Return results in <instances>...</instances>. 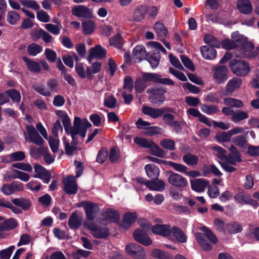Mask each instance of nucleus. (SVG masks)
<instances>
[{"label":"nucleus","mask_w":259,"mask_h":259,"mask_svg":"<svg viewBox=\"0 0 259 259\" xmlns=\"http://www.w3.org/2000/svg\"><path fill=\"white\" fill-rule=\"evenodd\" d=\"M160 58V52L158 50H154L152 54L148 53L145 59L150 63L152 69H155L159 64Z\"/></svg>","instance_id":"4be33fe9"},{"label":"nucleus","mask_w":259,"mask_h":259,"mask_svg":"<svg viewBox=\"0 0 259 259\" xmlns=\"http://www.w3.org/2000/svg\"><path fill=\"white\" fill-rule=\"evenodd\" d=\"M108 154V153L107 149L105 148L101 149L98 153L96 161L99 163H104L107 159Z\"/></svg>","instance_id":"e2e57ef3"},{"label":"nucleus","mask_w":259,"mask_h":259,"mask_svg":"<svg viewBox=\"0 0 259 259\" xmlns=\"http://www.w3.org/2000/svg\"><path fill=\"white\" fill-rule=\"evenodd\" d=\"M63 190L67 195H74L77 192L78 186L75 182V177L73 175L68 176L62 180Z\"/></svg>","instance_id":"6e6552de"},{"label":"nucleus","mask_w":259,"mask_h":259,"mask_svg":"<svg viewBox=\"0 0 259 259\" xmlns=\"http://www.w3.org/2000/svg\"><path fill=\"white\" fill-rule=\"evenodd\" d=\"M213 78L217 84L224 83L228 78V68L226 66L217 65L213 69Z\"/></svg>","instance_id":"1a4fd4ad"},{"label":"nucleus","mask_w":259,"mask_h":259,"mask_svg":"<svg viewBox=\"0 0 259 259\" xmlns=\"http://www.w3.org/2000/svg\"><path fill=\"white\" fill-rule=\"evenodd\" d=\"M166 91L161 89H153L151 90V95L149 97V101L153 104L161 105L165 101L164 93Z\"/></svg>","instance_id":"f8f14e48"},{"label":"nucleus","mask_w":259,"mask_h":259,"mask_svg":"<svg viewBox=\"0 0 259 259\" xmlns=\"http://www.w3.org/2000/svg\"><path fill=\"white\" fill-rule=\"evenodd\" d=\"M111 46L120 49L123 46V38L120 33H117L109 39Z\"/></svg>","instance_id":"37998d69"},{"label":"nucleus","mask_w":259,"mask_h":259,"mask_svg":"<svg viewBox=\"0 0 259 259\" xmlns=\"http://www.w3.org/2000/svg\"><path fill=\"white\" fill-rule=\"evenodd\" d=\"M242 84V80L238 77H233L229 80L226 87V94H232L236 90L239 89Z\"/></svg>","instance_id":"a211bd4d"},{"label":"nucleus","mask_w":259,"mask_h":259,"mask_svg":"<svg viewBox=\"0 0 259 259\" xmlns=\"http://www.w3.org/2000/svg\"><path fill=\"white\" fill-rule=\"evenodd\" d=\"M180 58L183 65L191 71H194L195 70V68L192 61L187 56L181 55L180 56Z\"/></svg>","instance_id":"680f3d73"},{"label":"nucleus","mask_w":259,"mask_h":259,"mask_svg":"<svg viewBox=\"0 0 259 259\" xmlns=\"http://www.w3.org/2000/svg\"><path fill=\"white\" fill-rule=\"evenodd\" d=\"M204 41L208 47L213 48L220 47L221 43L218 39L210 34H206L204 36Z\"/></svg>","instance_id":"4c0bfd02"},{"label":"nucleus","mask_w":259,"mask_h":259,"mask_svg":"<svg viewBox=\"0 0 259 259\" xmlns=\"http://www.w3.org/2000/svg\"><path fill=\"white\" fill-rule=\"evenodd\" d=\"M125 250L128 255L136 259H144L146 255L144 248L136 243H131L127 244Z\"/></svg>","instance_id":"423d86ee"},{"label":"nucleus","mask_w":259,"mask_h":259,"mask_svg":"<svg viewBox=\"0 0 259 259\" xmlns=\"http://www.w3.org/2000/svg\"><path fill=\"white\" fill-rule=\"evenodd\" d=\"M105 217L110 220L111 222L118 224L120 220L119 213L118 211L113 208H107L105 211Z\"/></svg>","instance_id":"c85d7f7f"},{"label":"nucleus","mask_w":259,"mask_h":259,"mask_svg":"<svg viewBox=\"0 0 259 259\" xmlns=\"http://www.w3.org/2000/svg\"><path fill=\"white\" fill-rule=\"evenodd\" d=\"M152 76V73L143 72L142 78L137 77L134 85L136 91L139 93H142L147 87L146 82H153V80H151Z\"/></svg>","instance_id":"9b49d317"},{"label":"nucleus","mask_w":259,"mask_h":259,"mask_svg":"<svg viewBox=\"0 0 259 259\" xmlns=\"http://www.w3.org/2000/svg\"><path fill=\"white\" fill-rule=\"evenodd\" d=\"M183 160L188 165H196L198 163L199 159L194 154L187 153L183 157Z\"/></svg>","instance_id":"de8ad7c7"},{"label":"nucleus","mask_w":259,"mask_h":259,"mask_svg":"<svg viewBox=\"0 0 259 259\" xmlns=\"http://www.w3.org/2000/svg\"><path fill=\"white\" fill-rule=\"evenodd\" d=\"M63 125L64 127V130L65 133L68 135H69V133H71L72 131V127L71 126V119L69 118L68 115L65 116L63 119L61 120Z\"/></svg>","instance_id":"bf43d9fd"},{"label":"nucleus","mask_w":259,"mask_h":259,"mask_svg":"<svg viewBox=\"0 0 259 259\" xmlns=\"http://www.w3.org/2000/svg\"><path fill=\"white\" fill-rule=\"evenodd\" d=\"M36 174L33 175L34 178L41 179H45V182L49 183V171L42 166L40 164L36 163L34 166Z\"/></svg>","instance_id":"b1692460"},{"label":"nucleus","mask_w":259,"mask_h":259,"mask_svg":"<svg viewBox=\"0 0 259 259\" xmlns=\"http://www.w3.org/2000/svg\"><path fill=\"white\" fill-rule=\"evenodd\" d=\"M171 231L178 242L180 243H185L187 242V237L180 228L177 226H173L171 229Z\"/></svg>","instance_id":"72a5a7b5"},{"label":"nucleus","mask_w":259,"mask_h":259,"mask_svg":"<svg viewBox=\"0 0 259 259\" xmlns=\"http://www.w3.org/2000/svg\"><path fill=\"white\" fill-rule=\"evenodd\" d=\"M165 184L163 181L158 179L148 180L147 187L150 190L162 191L165 188Z\"/></svg>","instance_id":"393cba45"},{"label":"nucleus","mask_w":259,"mask_h":259,"mask_svg":"<svg viewBox=\"0 0 259 259\" xmlns=\"http://www.w3.org/2000/svg\"><path fill=\"white\" fill-rule=\"evenodd\" d=\"M110 235L109 230L107 228H101L98 227L92 235L94 238L98 239H106Z\"/></svg>","instance_id":"c03bdc74"},{"label":"nucleus","mask_w":259,"mask_h":259,"mask_svg":"<svg viewBox=\"0 0 259 259\" xmlns=\"http://www.w3.org/2000/svg\"><path fill=\"white\" fill-rule=\"evenodd\" d=\"M160 145L164 148L172 151L175 150V143L170 139H165L160 141Z\"/></svg>","instance_id":"0e129e2a"},{"label":"nucleus","mask_w":259,"mask_h":259,"mask_svg":"<svg viewBox=\"0 0 259 259\" xmlns=\"http://www.w3.org/2000/svg\"><path fill=\"white\" fill-rule=\"evenodd\" d=\"M154 29L157 34L158 39L163 41L168 34V30L162 23L157 22L154 25Z\"/></svg>","instance_id":"cd10ccee"},{"label":"nucleus","mask_w":259,"mask_h":259,"mask_svg":"<svg viewBox=\"0 0 259 259\" xmlns=\"http://www.w3.org/2000/svg\"><path fill=\"white\" fill-rule=\"evenodd\" d=\"M148 53L143 45H138L133 49L132 56L135 62H140L144 58H146Z\"/></svg>","instance_id":"dca6fc26"},{"label":"nucleus","mask_w":259,"mask_h":259,"mask_svg":"<svg viewBox=\"0 0 259 259\" xmlns=\"http://www.w3.org/2000/svg\"><path fill=\"white\" fill-rule=\"evenodd\" d=\"M36 129L32 125H28L26 127L30 142L37 146H41L45 141L38 131L45 139L48 140L47 132L41 122L36 124Z\"/></svg>","instance_id":"7ed1b4c3"},{"label":"nucleus","mask_w":259,"mask_h":259,"mask_svg":"<svg viewBox=\"0 0 259 259\" xmlns=\"http://www.w3.org/2000/svg\"><path fill=\"white\" fill-rule=\"evenodd\" d=\"M201 231L203 232V234L201 233H197L196 235V239L198 243L200 245L201 248L204 251H209L212 248V245L209 243L207 239L213 244L218 243V239L211 230L205 226L201 228Z\"/></svg>","instance_id":"f03ea898"},{"label":"nucleus","mask_w":259,"mask_h":259,"mask_svg":"<svg viewBox=\"0 0 259 259\" xmlns=\"http://www.w3.org/2000/svg\"><path fill=\"white\" fill-rule=\"evenodd\" d=\"M200 109L203 112L208 115L216 113L219 111L218 106L214 105L202 104Z\"/></svg>","instance_id":"3c124183"},{"label":"nucleus","mask_w":259,"mask_h":259,"mask_svg":"<svg viewBox=\"0 0 259 259\" xmlns=\"http://www.w3.org/2000/svg\"><path fill=\"white\" fill-rule=\"evenodd\" d=\"M237 9L242 14H249L252 11V7L249 0H238Z\"/></svg>","instance_id":"aec40b11"},{"label":"nucleus","mask_w":259,"mask_h":259,"mask_svg":"<svg viewBox=\"0 0 259 259\" xmlns=\"http://www.w3.org/2000/svg\"><path fill=\"white\" fill-rule=\"evenodd\" d=\"M87 130L85 128L81 127V119L79 117H75L73 123V135H79L81 138H84L86 136Z\"/></svg>","instance_id":"f3484780"},{"label":"nucleus","mask_w":259,"mask_h":259,"mask_svg":"<svg viewBox=\"0 0 259 259\" xmlns=\"http://www.w3.org/2000/svg\"><path fill=\"white\" fill-rule=\"evenodd\" d=\"M102 64L99 62L93 63L91 67H88L86 70L87 76L90 80L92 79L93 76L92 74H96L100 72L101 69Z\"/></svg>","instance_id":"c9c22d12"},{"label":"nucleus","mask_w":259,"mask_h":259,"mask_svg":"<svg viewBox=\"0 0 259 259\" xmlns=\"http://www.w3.org/2000/svg\"><path fill=\"white\" fill-rule=\"evenodd\" d=\"M77 206L83 208L87 219L91 221L95 219L99 211L98 204L90 201H82L77 204Z\"/></svg>","instance_id":"39448f33"},{"label":"nucleus","mask_w":259,"mask_h":259,"mask_svg":"<svg viewBox=\"0 0 259 259\" xmlns=\"http://www.w3.org/2000/svg\"><path fill=\"white\" fill-rule=\"evenodd\" d=\"M30 36L32 40L34 41L42 38L45 42L49 43V33L42 29L40 28L38 30L36 29H32L30 33Z\"/></svg>","instance_id":"412c9836"},{"label":"nucleus","mask_w":259,"mask_h":259,"mask_svg":"<svg viewBox=\"0 0 259 259\" xmlns=\"http://www.w3.org/2000/svg\"><path fill=\"white\" fill-rule=\"evenodd\" d=\"M229 67L232 72L239 76H245L250 69L248 64L241 60L232 59L229 62Z\"/></svg>","instance_id":"20e7f679"},{"label":"nucleus","mask_w":259,"mask_h":259,"mask_svg":"<svg viewBox=\"0 0 259 259\" xmlns=\"http://www.w3.org/2000/svg\"><path fill=\"white\" fill-rule=\"evenodd\" d=\"M235 201L241 205L248 204L256 208L258 206V203L256 200L252 199L248 194H245L243 190L240 189L234 197Z\"/></svg>","instance_id":"0eeeda50"},{"label":"nucleus","mask_w":259,"mask_h":259,"mask_svg":"<svg viewBox=\"0 0 259 259\" xmlns=\"http://www.w3.org/2000/svg\"><path fill=\"white\" fill-rule=\"evenodd\" d=\"M249 117L248 113L243 110H237L234 111L231 119L234 123H238L241 120L247 119Z\"/></svg>","instance_id":"79ce46f5"},{"label":"nucleus","mask_w":259,"mask_h":259,"mask_svg":"<svg viewBox=\"0 0 259 259\" xmlns=\"http://www.w3.org/2000/svg\"><path fill=\"white\" fill-rule=\"evenodd\" d=\"M191 188L193 190L201 192L204 191L205 188L208 185L209 181L204 179H195L190 181Z\"/></svg>","instance_id":"6ab92c4d"},{"label":"nucleus","mask_w":259,"mask_h":259,"mask_svg":"<svg viewBox=\"0 0 259 259\" xmlns=\"http://www.w3.org/2000/svg\"><path fill=\"white\" fill-rule=\"evenodd\" d=\"M151 231L154 234L163 237H168L171 233L170 226L169 225H154L152 227Z\"/></svg>","instance_id":"2eb2a0df"},{"label":"nucleus","mask_w":259,"mask_h":259,"mask_svg":"<svg viewBox=\"0 0 259 259\" xmlns=\"http://www.w3.org/2000/svg\"><path fill=\"white\" fill-rule=\"evenodd\" d=\"M68 223L70 228L73 230L77 229L81 226V221L77 216L76 211L73 212L71 214Z\"/></svg>","instance_id":"7c9ffc66"},{"label":"nucleus","mask_w":259,"mask_h":259,"mask_svg":"<svg viewBox=\"0 0 259 259\" xmlns=\"http://www.w3.org/2000/svg\"><path fill=\"white\" fill-rule=\"evenodd\" d=\"M212 149L218 152L217 156L219 159L226 161L228 155H226L227 151L225 149L218 145L213 146Z\"/></svg>","instance_id":"13d9d810"},{"label":"nucleus","mask_w":259,"mask_h":259,"mask_svg":"<svg viewBox=\"0 0 259 259\" xmlns=\"http://www.w3.org/2000/svg\"><path fill=\"white\" fill-rule=\"evenodd\" d=\"M134 142L137 144L141 146L142 147L145 148H150L152 145V141H149L147 139L145 138H140L138 137H136L134 139Z\"/></svg>","instance_id":"6e6d98bb"},{"label":"nucleus","mask_w":259,"mask_h":259,"mask_svg":"<svg viewBox=\"0 0 259 259\" xmlns=\"http://www.w3.org/2000/svg\"><path fill=\"white\" fill-rule=\"evenodd\" d=\"M232 141L236 145L242 148H245L247 142L246 138L244 135H240L233 138Z\"/></svg>","instance_id":"864d4df0"},{"label":"nucleus","mask_w":259,"mask_h":259,"mask_svg":"<svg viewBox=\"0 0 259 259\" xmlns=\"http://www.w3.org/2000/svg\"><path fill=\"white\" fill-rule=\"evenodd\" d=\"M133 236L137 242L142 245L149 246L152 243V240L147 233L140 229H136L133 232Z\"/></svg>","instance_id":"ddd939ff"},{"label":"nucleus","mask_w":259,"mask_h":259,"mask_svg":"<svg viewBox=\"0 0 259 259\" xmlns=\"http://www.w3.org/2000/svg\"><path fill=\"white\" fill-rule=\"evenodd\" d=\"M72 13L78 18H90L92 16L91 9L83 5L74 6L72 9Z\"/></svg>","instance_id":"4468645a"},{"label":"nucleus","mask_w":259,"mask_h":259,"mask_svg":"<svg viewBox=\"0 0 259 259\" xmlns=\"http://www.w3.org/2000/svg\"><path fill=\"white\" fill-rule=\"evenodd\" d=\"M151 80H153L154 83H159L164 85H174L175 82L170 78H162L161 75L158 73H152Z\"/></svg>","instance_id":"c756f323"},{"label":"nucleus","mask_w":259,"mask_h":259,"mask_svg":"<svg viewBox=\"0 0 259 259\" xmlns=\"http://www.w3.org/2000/svg\"><path fill=\"white\" fill-rule=\"evenodd\" d=\"M91 52V56H94L95 58L103 59L106 57L107 51L106 49L101 45H96L90 49Z\"/></svg>","instance_id":"f704fd0d"},{"label":"nucleus","mask_w":259,"mask_h":259,"mask_svg":"<svg viewBox=\"0 0 259 259\" xmlns=\"http://www.w3.org/2000/svg\"><path fill=\"white\" fill-rule=\"evenodd\" d=\"M22 60L26 63L27 68L30 71L35 72H39L40 71V66L37 62L32 61L25 56L22 57Z\"/></svg>","instance_id":"e433bc0d"},{"label":"nucleus","mask_w":259,"mask_h":259,"mask_svg":"<svg viewBox=\"0 0 259 259\" xmlns=\"http://www.w3.org/2000/svg\"><path fill=\"white\" fill-rule=\"evenodd\" d=\"M145 134L149 136H153L159 134L161 128L157 126H148L145 128Z\"/></svg>","instance_id":"69168bd1"},{"label":"nucleus","mask_w":259,"mask_h":259,"mask_svg":"<svg viewBox=\"0 0 259 259\" xmlns=\"http://www.w3.org/2000/svg\"><path fill=\"white\" fill-rule=\"evenodd\" d=\"M12 202L16 206H19L24 210H28L31 206L30 200L24 198H16L12 199Z\"/></svg>","instance_id":"2f4dec72"},{"label":"nucleus","mask_w":259,"mask_h":259,"mask_svg":"<svg viewBox=\"0 0 259 259\" xmlns=\"http://www.w3.org/2000/svg\"><path fill=\"white\" fill-rule=\"evenodd\" d=\"M15 246L11 245L6 249L0 251V256L2 259H10L14 249Z\"/></svg>","instance_id":"774afa93"},{"label":"nucleus","mask_w":259,"mask_h":259,"mask_svg":"<svg viewBox=\"0 0 259 259\" xmlns=\"http://www.w3.org/2000/svg\"><path fill=\"white\" fill-rule=\"evenodd\" d=\"M224 102L226 105L231 108H242L244 106V103L241 100L230 97L224 98Z\"/></svg>","instance_id":"ea45409f"},{"label":"nucleus","mask_w":259,"mask_h":259,"mask_svg":"<svg viewBox=\"0 0 259 259\" xmlns=\"http://www.w3.org/2000/svg\"><path fill=\"white\" fill-rule=\"evenodd\" d=\"M145 170L148 177L151 180L157 179L159 176V169L154 164H148L145 166Z\"/></svg>","instance_id":"a878e982"},{"label":"nucleus","mask_w":259,"mask_h":259,"mask_svg":"<svg viewBox=\"0 0 259 259\" xmlns=\"http://www.w3.org/2000/svg\"><path fill=\"white\" fill-rule=\"evenodd\" d=\"M220 43L222 48L226 50H232L237 48V44L233 40L229 38H226Z\"/></svg>","instance_id":"052dcab7"},{"label":"nucleus","mask_w":259,"mask_h":259,"mask_svg":"<svg viewBox=\"0 0 259 259\" xmlns=\"http://www.w3.org/2000/svg\"><path fill=\"white\" fill-rule=\"evenodd\" d=\"M150 149V153L156 157L163 158L165 154V151L154 142H152Z\"/></svg>","instance_id":"49530a36"},{"label":"nucleus","mask_w":259,"mask_h":259,"mask_svg":"<svg viewBox=\"0 0 259 259\" xmlns=\"http://www.w3.org/2000/svg\"><path fill=\"white\" fill-rule=\"evenodd\" d=\"M166 173L169 174L167 180L170 185L179 188H184L188 185L187 180L183 176L172 170L167 171Z\"/></svg>","instance_id":"9d476101"},{"label":"nucleus","mask_w":259,"mask_h":259,"mask_svg":"<svg viewBox=\"0 0 259 259\" xmlns=\"http://www.w3.org/2000/svg\"><path fill=\"white\" fill-rule=\"evenodd\" d=\"M20 3L22 6L35 11H38L40 9L39 5L34 0H20Z\"/></svg>","instance_id":"5fc2aeb1"},{"label":"nucleus","mask_w":259,"mask_h":259,"mask_svg":"<svg viewBox=\"0 0 259 259\" xmlns=\"http://www.w3.org/2000/svg\"><path fill=\"white\" fill-rule=\"evenodd\" d=\"M231 37L233 40L237 44V47H240L245 42L246 39H248L247 37L241 34L238 31L233 32L231 34Z\"/></svg>","instance_id":"8fccbe9b"},{"label":"nucleus","mask_w":259,"mask_h":259,"mask_svg":"<svg viewBox=\"0 0 259 259\" xmlns=\"http://www.w3.org/2000/svg\"><path fill=\"white\" fill-rule=\"evenodd\" d=\"M8 95L9 99H11L14 103H18L21 100V95L20 92L15 89H10L6 91Z\"/></svg>","instance_id":"09e8293b"},{"label":"nucleus","mask_w":259,"mask_h":259,"mask_svg":"<svg viewBox=\"0 0 259 259\" xmlns=\"http://www.w3.org/2000/svg\"><path fill=\"white\" fill-rule=\"evenodd\" d=\"M20 18V15L17 12L11 11L8 13L7 20L9 24L15 25Z\"/></svg>","instance_id":"4d7b16f0"},{"label":"nucleus","mask_w":259,"mask_h":259,"mask_svg":"<svg viewBox=\"0 0 259 259\" xmlns=\"http://www.w3.org/2000/svg\"><path fill=\"white\" fill-rule=\"evenodd\" d=\"M200 52L202 57L208 60L214 59L217 56V51L213 47L203 46L200 48Z\"/></svg>","instance_id":"5701e85b"},{"label":"nucleus","mask_w":259,"mask_h":259,"mask_svg":"<svg viewBox=\"0 0 259 259\" xmlns=\"http://www.w3.org/2000/svg\"><path fill=\"white\" fill-rule=\"evenodd\" d=\"M83 32L85 35L91 34L95 30V23L91 20L84 21L82 22Z\"/></svg>","instance_id":"a19ab883"},{"label":"nucleus","mask_w":259,"mask_h":259,"mask_svg":"<svg viewBox=\"0 0 259 259\" xmlns=\"http://www.w3.org/2000/svg\"><path fill=\"white\" fill-rule=\"evenodd\" d=\"M153 257L158 258L159 259H173V257L169 253L164 251L163 250L155 249L152 252Z\"/></svg>","instance_id":"603ef678"},{"label":"nucleus","mask_w":259,"mask_h":259,"mask_svg":"<svg viewBox=\"0 0 259 259\" xmlns=\"http://www.w3.org/2000/svg\"><path fill=\"white\" fill-rule=\"evenodd\" d=\"M137 219V214L135 212H126L123 218L122 224L120 226L123 228H128L134 223Z\"/></svg>","instance_id":"bb28decb"},{"label":"nucleus","mask_w":259,"mask_h":259,"mask_svg":"<svg viewBox=\"0 0 259 259\" xmlns=\"http://www.w3.org/2000/svg\"><path fill=\"white\" fill-rule=\"evenodd\" d=\"M17 221L15 219H9L0 225V232L13 230L17 226Z\"/></svg>","instance_id":"58836bf2"},{"label":"nucleus","mask_w":259,"mask_h":259,"mask_svg":"<svg viewBox=\"0 0 259 259\" xmlns=\"http://www.w3.org/2000/svg\"><path fill=\"white\" fill-rule=\"evenodd\" d=\"M27 51L30 56H35L42 51V47L35 43H31L27 47Z\"/></svg>","instance_id":"a18cd8bd"},{"label":"nucleus","mask_w":259,"mask_h":259,"mask_svg":"<svg viewBox=\"0 0 259 259\" xmlns=\"http://www.w3.org/2000/svg\"><path fill=\"white\" fill-rule=\"evenodd\" d=\"M147 9L144 6H138L134 13V19L137 22L141 21L147 13Z\"/></svg>","instance_id":"473e14b6"},{"label":"nucleus","mask_w":259,"mask_h":259,"mask_svg":"<svg viewBox=\"0 0 259 259\" xmlns=\"http://www.w3.org/2000/svg\"><path fill=\"white\" fill-rule=\"evenodd\" d=\"M167 164L172 167L175 170L180 172H185L188 167L183 164L174 162L173 161H167Z\"/></svg>","instance_id":"338daca9"},{"label":"nucleus","mask_w":259,"mask_h":259,"mask_svg":"<svg viewBox=\"0 0 259 259\" xmlns=\"http://www.w3.org/2000/svg\"><path fill=\"white\" fill-rule=\"evenodd\" d=\"M142 111L144 114L148 115L154 119L158 118L162 116V120L169 126L175 119V116L170 113L164 114L165 112L172 111L171 109L169 107L157 108L147 106H143Z\"/></svg>","instance_id":"f257e3e1"}]
</instances>
